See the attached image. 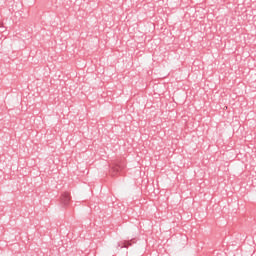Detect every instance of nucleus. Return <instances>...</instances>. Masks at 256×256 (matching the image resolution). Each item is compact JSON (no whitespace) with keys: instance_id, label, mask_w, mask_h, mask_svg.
I'll return each instance as SVG.
<instances>
[{"instance_id":"nucleus-1","label":"nucleus","mask_w":256,"mask_h":256,"mask_svg":"<svg viewBox=\"0 0 256 256\" xmlns=\"http://www.w3.org/2000/svg\"><path fill=\"white\" fill-rule=\"evenodd\" d=\"M110 177H119V175H123V171L125 170L126 164L123 159H116L109 164Z\"/></svg>"},{"instance_id":"nucleus-2","label":"nucleus","mask_w":256,"mask_h":256,"mask_svg":"<svg viewBox=\"0 0 256 256\" xmlns=\"http://www.w3.org/2000/svg\"><path fill=\"white\" fill-rule=\"evenodd\" d=\"M60 203L63 205V207H69L71 204V193L63 192L60 196Z\"/></svg>"},{"instance_id":"nucleus-3","label":"nucleus","mask_w":256,"mask_h":256,"mask_svg":"<svg viewBox=\"0 0 256 256\" xmlns=\"http://www.w3.org/2000/svg\"><path fill=\"white\" fill-rule=\"evenodd\" d=\"M133 240H131V241H124L123 243H122V247H125V248H128V247H131V242H132Z\"/></svg>"},{"instance_id":"nucleus-4","label":"nucleus","mask_w":256,"mask_h":256,"mask_svg":"<svg viewBox=\"0 0 256 256\" xmlns=\"http://www.w3.org/2000/svg\"><path fill=\"white\" fill-rule=\"evenodd\" d=\"M0 27H3V24H2V23H0Z\"/></svg>"}]
</instances>
